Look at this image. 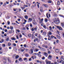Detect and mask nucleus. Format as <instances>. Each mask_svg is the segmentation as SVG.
I'll return each instance as SVG.
<instances>
[{
	"mask_svg": "<svg viewBox=\"0 0 64 64\" xmlns=\"http://www.w3.org/2000/svg\"><path fill=\"white\" fill-rule=\"evenodd\" d=\"M54 22L56 24H58L60 23V21H59L58 18H55Z\"/></svg>",
	"mask_w": 64,
	"mask_h": 64,
	"instance_id": "nucleus-1",
	"label": "nucleus"
},
{
	"mask_svg": "<svg viewBox=\"0 0 64 64\" xmlns=\"http://www.w3.org/2000/svg\"><path fill=\"white\" fill-rule=\"evenodd\" d=\"M33 49H31L30 50L29 53L30 54H32L33 53Z\"/></svg>",
	"mask_w": 64,
	"mask_h": 64,
	"instance_id": "nucleus-2",
	"label": "nucleus"
},
{
	"mask_svg": "<svg viewBox=\"0 0 64 64\" xmlns=\"http://www.w3.org/2000/svg\"><path fill=\"white\" fill-rule=\"evenodd\" d=\"M46 62V63L47 64H50L51 63V62L50 61H48V60H45Z\"/></svg>",
	"mask_w": 64,
	"mask_h": 64,
	"instance_id": "nucleus-3",
	"label": "nucleus"
},
{
	"mask_svg": "<svg viewBox=\"0 0 64 64\" xmlns=\"http://www.w3.org/2000/svg\"><path fill=\"white\" fill-rule=\"evenodd\" d=\"M56 27L58 29H59L60 30H62V28L61 27H60L58 26H57Z\"/></svg>",
	"mask_w": 64,
	"mask_h": 64,
	"instance_id": "nucleus-4",
	"label": "nucleus"
},
{
	"mask_svg": "<svg viewBox=\"0 0 64 64\" xmlns=\"http://www.w3.org/2000/svg\"><path fill=\"white\" fill-rule=\"evenodd\" d=\"M55 51L56 53H58L59 52V50L58 48H56L55 50Z\"/></svg>",
	"mask_w": 64,
	"mask_h": 64,
	"instance_id": "nucleus-5",
	"label": "nucleus"
},
{
	"mask_svg": "<svg viewBox=\"0 0 64 64\" xmlns=\"http://www.w3.org/2000/svg\"><path fill=\"white\" fill-rule=\"evenodd\" d=\"M11 40H16V38L13 37H12L11 38Z\"/></svg>",
	"mask_w": 64,
	"mask_h": 64,
	"instance_id": "nucleus-6",
	"label": "nucleus"
},
{
	"mask_svg": "<svg viewBox=\"0 0 64 64\" xmlns=\"http://www.w3.org/2000/svg\"><path fill=\"white\" fill-rule=\"evenodd\" d=\"M52 58V56H51V55H50L48 57V59H50V58Z\"/></svg>",
	"mask_w": 64,
	"mask_h": 64,
	"instance_id": "nucleus-7",
	"label": "nucleus"
},
{
	"mask_svg": "<svg viewBox=\"0 0 64 64\" xmlns=\"http://www.w3.org/2000/svg\"><path fill=\"white\" fill-rule=\"evenodd\" d=\"M48 35H52V33L50 32L49 31L48 32Z\"/></svg>",
	"mask_w": 64,
	"mask_h": 64,
	"instance_id": "nucleus-8",
	"label": "nucleus"
},
{
	"mask_svg": "<svg viewBox=\"0 0 64 64\" xmlns=\"http://www.w3.org/2000/svg\"><path fill=\"white\" fill-rule=\"evenodd\" d=\"M6 37L7 38L6 41H8L9 40V37L8 36H7Z\"/></svg>",
	"mask_w": 64,
	"mask_h": 64,
	"instance_id": "nucleus-9",
	"label": "nucleus"
},
{
	"mask_svg": "<svg viewBox=\"0 0 64 64\" xmlns=\"http://www.w3.org/2000/svg\"><path fill=\"white\" fill-rule=\"evenodd\" d=\"M48 40H51V38H50V36H49V35H48Z\"/></svg>",
	"mask_w": 64,
	"mask_h": 64,
	"instance_id": "nucleus-10",
	"label": "nucleus"
},
{
	"mask_svg": "<svg viewBox=\"0 0 64 64\" xmlns=\"http://www.w3.org/2000/svg\"><path fill=\"white\" fill-rule=\"evenodd\" d=\"M40 11H41V12H43V9L42 8V7H40Z\"/></svg>",
	"mask_w": 64,
	"mask_h": 64,
	"instance_id": "nucleus-11",
	"label": "nucleus"
},
{
	"mask_svg": "<svg viewBox=\"0 0 64 64\" xmlns=\"http://www.w3.org/2000/svg\"><path fill=\"white\" fill-rule=\"evenodd\" d=\"M10 29H11V30H13V27L12 26H11L10 27Z\"/></svg>",
	"mask_w": 64,
	"mask_h": 64,
	"instance_id": "nucleus-12",
	"label": "nucleus"
},
{
	"mask_svg": "<svg viewBox=\"0 0 64 64\" xmlns=\"http://www.w3.org/2000/svg\"><path fill=\"white\" fill-rule=\"evenodd\" d=\"M56 36L57 37V38H58V39H60L61 38V37H60V36H59L58 35H56Z\"/></svg>",
	"mask_w": 64,
	"mask_h": 64,
	"instance_id": "nucleus-13",
	"label": "nucleus"
},
{
	"mask_svg": "<svg viewBox=\"0 0 64 64\" xmlns=\"http://www.w3.org/2000/svg\"><path fill=\"white\" fill-rule=\"evenodd\" d=\"M14 32L13 31V30H10L8 32V33H12L13 32Z\"/></svg>",
	"mask_w": 64,
	"mask_h": 64,
	"instance_id": "nucleus-14",
	"label": "nucleus"
},
{
	"mask_svg": "<svg viewBox=\"0 0 64 64\" xmlns=\"http://www.w3.org/2000/svg\"><path fill=\"white\" fill-rule=\"evenodd\" d=\"M33 24H34V25H35V24H36V22H35V21L34 20L33 21Z\"/></svg>",
	"mask_w": 64,
	"mask_h": 64,
	"instance_id": "nucleus-15",
	"label": "nucleus"
},
{
	"mask_svg": "<svg viewBox=\"0 0 64 64\" xmlns=\"http://www.w3.org/2000/svg\"><path fill=\"white\" fill-rule=\"evenodd\" d=\"M43 35L44 36H45V35H46V32H43Z\"/></svg>",
	"mask_w": 64,
	"mask_h": 64,
	"instance_id": "nucleus-16",
	"label": "nucleus"
},
{
	"mask_svg": "<svg viewBox=\"0 0 64 64\" xmlns=\"http://www.w3.org/2000/svg\"><path fill=\"white\" fill-rule=\"evenodd\" d=\"M6 2H4L3 4V6H4V7H5V6H6Z\"/></svg>",
	"mask_w": 64,
	"mask_h": 64,
	"instance_id": "nucleus-17",
	"label": "nucleus"
},
{
	"mask_svg": "<svg viewBox=\"0 0 64 64\" xmlns=\"http://www.w3.org/2000/svg\"><path fill=\"white\" fill-rule=\"evenodd\" d=\"M25 56H26V57H27L29 56V55L28 54H25Z\"/></svg>",
	"mask_w": 64,
	"mask_h": 64,
	"instance_id": "nucleus-18",
	"label": "nucleus"
},
{
	"mask_svg": "<svg viewBox=\"0 0 64 64\" xmlns=\"http://www.w3.org/2000/svg\"><path fill=\"white\" fill-rule=\"evenodd\" d=\"M44 20L45 22H47V21H48V20L47 19L45 18Z\"/></svg>",
	"mask_w": 64,
	"mask_h": 64,
	"instance_id": "nucleus-19",
	"label": "nucleus"
},
{
	"mask_svg": "<svg viewBox=\"0 0 64 64\" xmlns=\"http://www.w3.org/2000/svg\"><path fill=\"white\" fill-rule=\"evenodd\" d=\"M61 60L62 62H64V59L63 58H61Z\"/></svg>",
	"mask_w": 64,
	"mask_h": 64,
	"instance_id": "nucleus-20",
	"label": "nucleus"
},
{
	"mask_svg": "<svg viewBox=\"0 0 64 64\" xmlns=\"http://www.w3.org/2000/svg\"><path fill=\"white\" fill-rule=\"evenodd\" d=\"M28 17V16H24V18L25 19H27Z\"/></svg>",
	"mask_w": 64,
	"mask_h": 64,
	"instance_id": "nucleus-21",
	"label": "nucleus"
},
{
	"mask_svg": "<svg viewBox=\"0 0 64 64\" xmlns=\"http://www.w3.org/2000/svg\"><path fill=\"white\" fill-rule=\"evenodd\" d=\"M28 36L29 37H31V34H28Z\"/></svg>",
	"mask_w": 64,
	"mask_h": 64,
	"instance_id": "nucleus-22",
	"label": "nucleus"
},
{
	"mask_svg": "<svg viewBox=\"0 0 64 64\" xmlns=\"http://www.w3.org/2000/svg\"><path fill=\"white\" fill-rule=\"evenodd\" d=\"M59 5H60V2H59V1H58L57 5H58V6H59Z\"/></svg>",
	"mask_w": 64,
	"mask_h": 64,
	"instance_id": "nucleus-23",
	"label": "nucleus"
},
{
	"mask_svg": "<svg viewBox=\"0 0 64 64\" xmlns=\"http://www.w3.org/2000/svg\"><path fill=\"white\" fill-rule=\"evenodd\" d=\"M61 25H62V27H64V23H61Z\"/></svg>",
	"mask_w": 64,
	"mask_h": 64,
	"instance_id": "nucleus-24",
	"label": "nucleus"
},
{
	"mask_svg": "<svg viewBox=\"0 0 64 64\" xmlns=\"http://www.w3.org/2000/svg\"><path fill=\"white\" fill-rule=\"evenodd\" d=\"M5 44H2V47H5Z\"/></svg>",
	"mask_w": 64,
	"mask_h": 64,
	"instance_id": "nucleus-25",
	"label": "nucleus"
},
{
	"mask_svg": "<svg viewBox=\"0 0 64 64\" xmlns=\"http://www.w3.org/2000/svg\"><path fill=\"white\" fill-rule=\"evenodd\" d=\"M56 43H59V40H56Z\"/></svg>",
	"mask_w": 64,
	"mask_h": 64,
	"instance_id": "nucleus-26",
	"label": "nucleus"
},
{
	"mask_svg": "<svg viewBox=\"0 0 64 64\" xmlns=\"http://www.w3.org/2000/svg\"><path fill=\"white\" fill-rule=\"evenodd\" d=\"M26 24L25 22H23V23H22V26H24V25H23V24Z\"/></svg>",
	"mask_w": 64,
	"mask_h": 64,
	"instance_id": "nucleus-27",
	"label": "nucleus"
},
{
	"mask_svg": "<svg viewBox=\"0 0 64 64\" xmlns=\"http://www.w3.org/2000/svg\"><path fill=\"white\" fill-rule=\"evenodd\" d=\"M49 30L50 31H51V30H52V27H51V26H50L49 27Z\"/></svg>",
	"mask_w": 64,
	"mask_h": 64,
	"instance_id": "nucleus-28",
	"label": "nucleus"
},
{
	"mask_svg": "<svg viewBox=\"0 0 64 64\" xmlns=\"http://www.w3.org/2000/svg\"><path fill=\"white\" fill-rule=\"evenodd\" d=\"M35 51L36 52H38V51H39V49H38V48H36L35 49Z\"/></svg>",
	"mask_w": 64,
	"mask_h": 64,
	"instance_id": "nucleus-29",
	"label": "nucleus"
},
{
	"mask_svg": "<svg viewBox=\"0 0 64 64\" xmlns=\"http://www.w3.org/2000/svg\"><path fill=\"white\" fill-rule=\"evenodd\" d=\"M38 38H40H40H42V37L40 35H39V36H38Z\"/></svg>",
	"mask_w": 64,
	"mask_h": 64,
	"instance_id": "nucleus-30",
	"label": "nucleus"
},
{
	"mask_svg": "<svg viewBox=\"0 0 64 64\" xmlns=\"http://www.w3.org/2000/svg\"><path fill=\"white\" fill-rule=\"evenodd\" d=\"M7 24L8 25H9L10 24V22L9 21H8L7 22Z\"/></svg>",
	"mask_w": 64,
	"mask_h": 64,
	"instance_id": "nucleus-31",
	"label": "nucleus"
},
{
	"mask_svg": "<svg viewBox=\"0 0 64 64\" xmlns=\"http://www.w3.org/2000/svg\"><path fill=\"white\" fill-rule=\"evenodd\" d=\"M12 45H14V46H16V44H15L14 43H13L12 44Z\"/></svg>",
	"mask_w": 64,
	"mask_h": 64,
	"instance_id": "nucleus-32",
	"label": "nucleus"
},
{
	"mask_svg": "<svg viewBox=\"0 0 64 64\" xmlns=\"http://www.w3.org/2000/svg\"><path fill=\"white\" fill-rule=\"evenodd\" d=\"M26 3L27 4V5H28V6H30V4H28L27 2H26Z\"/></svg>",
	"mask_w": 64,
	"mask_h": 64,
	"instance_id": "nucleus-33",
	"label": "nucleus"
},
{
	"mask_svg": "<svg viewBox=\"0 0 64 64\" xmlns=\"http://www.w3.org/2000/svg\"><path fill=\"white\" fill-rule=\"evenodd\" d=\"M43 5H44L45 7H48V6L47 5L44 4H43Z\"/></svg>",
	"mask_w": 64,
	"mask_h": 64,
	"instance_id": "nucleus-34",
	"label": "nucleus"
},
{
	"mask_svg": "<svg viewBox=\"0 0 64 64\" xmlns=\"http://www.w3.org/2000/svg\"><path fill=\"white\" fill-rule=\"evenodd\" d=\"M11 43L10 42H9L8 43V46H11Z\"/></svg>",
	"mask_w": 64,
	"mask_h": 64,
	"instance_id": "nucleus-35",
	"label": "nucleus"
},
{
	"mask_svg": "<svg viewBox=\"0 0 64 64\" xmlns=\"http://www.w3.org/2000/svg\"><path fill=\"white\" fill-rule=\"evenodd\" d=\"M48 13H47L46 14V16L47 17V18H49V17H48Z\"/></svg>",
	"mask_w": 64,
	"mask_h": 64,
	"instance_id": "nucleus-36",
	"label": "nucleus"
},
{
	"mask_svg": "<svg viewBox=\"0 0 64 64\" xmlns=\"http://www.w3.org/2000/svg\"><path fill=\"white\" fill-rule=\"evenodd\" d=\"M43 27L44 29H46V26L45 25L43 26Z\"/></svg>",
	"mask_w": 64,
	"mask_h": 64,
	"instance_id": "nucleus-37",
	"label": "nucleus"
},
{
	"mask_svg": "<svg viewBox=\"0 0 64 64\" xmlns=\"http://www.w3.org/2000/svg\"><path fill=\"white\" fill-rule=\"evenodd\" d=\"M18 58H19V56H16V59H17Z\"/></svg>",
	"mask_w": 64,
	"mask_h": 64,
	"instance_id": "nucleus-38",
	"label": "nucleus"
},
{
	"mask_svg": "<svg viewBox=\"0 0 64 64\" xmlns=\"http://www.w3.org/2000/svg\"><path fill=\"white\" fill-rule=\"evenodd\" d=\"M38 56H39V57H41V55L40 54H38Z\"/></svg>",
	"mask_w": 64,
	"mask_h": 64,
	"instance_id": "nucleus-39",
	"label": "nucleus"
},
{
	"mask_svg": "<svg viewBox=\"0 0 64 64\" xmlns=\"http://www.w3.org/2000/svg\"><path fill=\"white\" fill-rule=\"evenodd\" d=\"M32 20V18H30L28 19V20H29V21H31Z\"/></svg>",
	"mask_w": 64,
	"mask_h": 64,
	"instance_id": "nucleus-40",
	"label": "nucleus"
},
{
	"mask_svg": "<svg viewBox=\"0 0 64 64\" xmlns=\"http://www.w3.org/2000/svg\"><path fill=\"white\" fill-rule=\"evenodd\" d=\"M45 59V57H44V56H43L42 58V60H44Z\"/></svg>",
	"mask_w": 64,
	"mask_h": 64,
	"instance_id": "nucleus-41",
	"label": "nucleus"
},
{
	"mask_svg": "<svg viewBox=\"0 0 64 64\" xmlns=\"http://www.w3.org/2000/svg\"><path fill=\"white\" fill-rule=\"evenodd\" d=\"M29 27V24H28L26 25V27Z\"/></svg>",
	"mask_w": 64,
	"mask_h": 64,
	"instance_id": "nucleus-42",
	"label": "nucleus"
},
{
	"mask_svg": "<svg viewBox=\"0 0 64 64\" xmlns=\"http://www.w3.org/2000/svg\"><path fill=\"white\" fill-rule=\"evenodd\" d=\"M34 54L36 55H38L39 54H38V53H35Z\"/></svg>",
	"mask_w": 64,
	"mask_h": 64,
	"instance_id": "nucleus-43",
	"label": "nucleus"
},
{
	"mask_svg": "<svg viewBox=\"0 0 64 64\" xmlns=\"http://www.w3.org/2000/svg\"><path fill=\"white\" fill-rule=\"evenodd\" d=\"M29 60L30 61H32V59L31 58H29Z\"/></svg>",
	"mask_w": 64,
	"mask_h": 64,
	"instance_id": "nucleus-44",
	"label": "nucleus"
},
{
	"mask_svg": "<svg viewBox=\"0 0 64 64\" xmlns=\"http://www.w3.org/2000/svg\"><path fill=\"white\" fill-rule=\"evenodd\" d=\"M6 4H9V2L7 1H6Z\"/></svg>",
	"mask_w": 64,
	"mask_h": 64,
	"instance_id": "nucleus-45",
	"label": "nucleus"
},
{
	"mask_svg": "<svg viewBox=\"0 0 64 64\" xmlns=\"http://www.w3.org/2000/svg\"><path fill=\"white\" fill-rule=\"evenodd\" d=\"M22 29L23 30H25L26 29V28H25L24 27Z\"/></svg>",
	"mask_w": 64,
	"mask_h": 64,
	"instance_id": "nucleus-46",
	"label": "nucleus"
},
{
	"mask_svg": "<svg viewBox=\"0 0 64 64\" xmlns=\"http://www.w3.org/2000/svg\"><path fill=\"white\" fill-rule=\"evenodd\" d=\"M4 36H5V37H6V36H7V34H4Z\"/></svg>",
	"mask_w": 64,
	"mask_h": 64,
	"instance_id": "nucleus-47",
	"label": "nucleus"
},
{
	"mask_svg": "<svg viewBox=\"0 0 64 64\" xmlns=\"http://www.w3.org/2000/svg\"><path fill=\"white\" fill-rule=\"evenodd\" d=\"M27 59V58H24V60H26Z\"/></svg>",
	"mask_w": 64,
	"mask_h": 64,
	"instance_id": "nucleus-48",
	"label": "nucleus"
},
{
	"mask_svg": "<svg viewBox=\"0 0 64 64\" xmlns=\"http://www.w3.org/2000/svg\"><path fill=\"white\" fill-rule=\"evenodd\" d=\"M48 3H51V1L50 0H49L48 2Z\"/></svg>",
	"mask_w": 64,
	"mask_h": 64,
	"instance_id": "nucleus-49",
	"label": "nucleus"
},
{
	"mask_svg": "<svg viewBox=\"0 0 64 64\" xmlns=\"http://www.w3.org/2000/svg\"><path fill=\"white\" fill-rule=\"evenodd\" d=\"M26 28L27 30H28L29 29V28H28V27H26Z\"/></svg>",
	"mask_w": 64,
	"mask_h": 64,
	"instance_id": "nucleus-50",
	"label": "nucleus"
},
{
	"mask_svg": "<svg viewBox=\"0 0 64 64\" xmlns=\"http://www.w3.org/2000/svg\"><path fill=\"white\" fill-rule=\"evenodd\" d=\"M42 46L43 47H45V45L44 44H43L42 45Z\"/></svg>",
	"mask_w": 64,
	"mask_h": 64,
	"instance_id": "nucleus-51",
	"label": "nucleus"
},
{
	"mask_svg": "<svg viewBox=\"0 0 64 64\" xmlns=\"http://www.w3.org/2000/svg\"><path fill=\"white\" fill-rule=\"evenodd\" d=\"M21 8L22 10H23V9H24V8H25L24 7H21Z\"/></svg>",
	"mask_w": 64,
	"mask_h": 64,
	"instance_id": "nucleus-52",
	"label": "nucleus"
},
{
	"mask_svg": "<svg viewBox=\"0 0 64 64\" xmlns=\"http://www.w3.org/2000/svg\"><path fill=\"white\" fill-rule=\"evenodd\" d=\"M17 31L19 33L20 32V30H17Z\"/></svg>",
	"mask_w": 64,
	"mask_h": 64,
	"instance_id": "nucleus-53",
	"label": "nucleus"
},
{
	"mask_svg": "<svg viewBox=\"0 0 64 64\" xmlns=\"http://www.w3.org/2000/svg\"><path fill=\"white\" fill-rule=\"evenodd\" d=\"M12 25H15L16 24L15 23H12Z\"/></svg>",
	"mask_w": 64,
	"mask_h": 64,
	"instance_id": "nucleus-54",
	"label": "nucleus"
},
{
	"mask_svg": "<svg viewBox=\"0 0 64 64\" xmlns=\"http://www.w3.org/2000/svg\"><path fill=\"white\" fill-rule=\"evenodd\" d=\"M54 36H52L51 37V38H54Z\"/></svg>",
	"mask_w": 64,
	"mask_h": 64,
	"instance_id": "nucleus-55",
	"label": "nucleus"
},
{
	"mask_svg": "<svg viewBox=\"0 0 64 64\" xmlns=\"http://www.w3.org/2000/svg\"><path fill=\"white\" fill-rule=\"evenodd\" d=\"M36 61L37 63H39V61L38 60H36Z\"/></svg>",
	"mask_w": 64,
	"mask_h": 64,
	"instance_id": "nucleus-56",
	"label": "nucleus"
},
{
	"mask_svg": "<svg viewBox=\"0 0 64 64\" xmlns=\"http://www.w3.org/2000/svg\"><path fill=\"white\" fill-rule=\"evenodd\" d=\"M4 32H7V30L6 29H5V30H4Z\"/></svg>",
	"mask_w": 64,
	"mask_h": 64,
	"instance_id": "nucleus-57",
	"label": "nucleus"
},
{
	"mask_svg": "<svg viewBox=\"0 0 64 64\" xmlns=\"http://www.w3.org/2000/svg\"><path fill=\"white\" fill-rule=\"evenodd\" d=\"M37 30V28H34V30Z\"/></svg>",
	"mask_w": 64,
	"mask_h": 64,
	"instance_id": "nucleus-58",
	"label": "nucleus"
},
{
	"mask_svg": "<svg viewBox=\"0 0 64 64\" xmlns=\"http://www.w3.org/2000/svg\"><path fill=\"white\" fill-rule=\"evenodd\" d=\"M35 36H38V34L37 33H36L35 34Z\"/></svg>",
	"mask_w": 64,
	"mask_h": 64,
	"instance_id": "nucleus-59",
	"label": "nucleus"
},
{
	"mask_svg": "<svg viewBox=\"0 0 64 64\" xmlns=\"http://www.w3.org/2000/svg\"><path fill=\"white\" fill-rule=\"evenodd\" d=\"M45 47L46 48H48V46L47 45L45 46Z\"/></svg>",
	"mask_w": 64,
	"mask_h": 64,
	"instance_id": "nucleus-60",
	"label": "nucleus"
},
{
	"mask_svg": "<svg viewBox=\"0 0 64 64\" xmlns=\"http://www.w3.org/2000/svg\"><path fill=\"white\" fill-rule=\"evenodd\" d=\"M34 56H32V57H31V58H32L33 59H34Z\"/></svg>",
	"mask_w": 64,
	"mask_h": 64,
	"instance_id": "nucleus-61",
	"label": "nucleus"
},
{
	"mask_svg": "<svg viewBox=\"0 0 64 64\" xmlns=\"http://www.w3.org/2000/svg\"><path fill=\"white\" fill-rule=\"evenodd\" d=\"M35 6H32L31 7V8H34V7Z\"/></svg>",
	"mask_w": 64,
	"mask_h": 64,
	"instance_id": "nucleus-62",
	"label": "nucleus"
},
{
	"mask_svg": "<svg viewBox=\"0 0 64 64\" xmlns=\"http://www.w3.org/2000/svg\"><path fill=\"white\" fill-rule=\"evenodd\" d=\"M44 54L45 55H46L47 54L46 53V52H44Z\"/></svg>",
	"mask_w": 64,
	"mask_h": 64,
	"instance_id": "nucleus-63",
	"label": "nucleus"
},
{
	"mask_svg": "<svg viewBox=\"0 0 64 64\" xmlns=\"http://www.w3.org/2000/svg\"><path fill=\"white\" fill-rule=\"evenodd\" d=\"M30 27H32V24H30Z\"/></svg>",
	"mask_w": 64,
	"mask_h": 64,
	"instance_id": "nucleus-64",
	"label": "nucleus"
}]
</instances>
